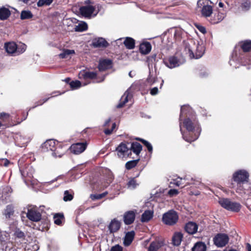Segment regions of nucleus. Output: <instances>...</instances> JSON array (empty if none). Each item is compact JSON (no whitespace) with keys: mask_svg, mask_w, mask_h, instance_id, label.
I'll list each match as a JSON object with an SVG mask.
<instances>
[{"mask_svg":"<svg viewBox=\"0 0 251 251\" xmlns=\"http://www.w3.org/2000/svg\"><path fill=\"white\" fill-rule=\"evenodd\" d=\"M184 127L186 129L188 133H185L182 131L181 123L179 124L180 131L183 139L189 143L196 140L200 135L201 128L198 120H192L189 118H186L183 122Z\"/></svg>","mask_w":251,"mask_h":251,"instance_id":"f257e3e1","label":"nucleus"},{"mask_svg":"<svg viewBox=\"0 0 251 251\" xmlns=\"http://www.w3.org/2000/svg\"><path fill=\"white\" fill-rule=\"evenodd\" d=\"M4 48L7 53L12 56H16L24 52L26 46L22 43L17 44L14 42H9L4 44Z\"/></svg>","mask_w":251,"mask_h":251,"instance_id":"f03ea898","label":"nucleus"},{"mask_svg":"<svg viewBox=\"0 0 251 251\" xmlns=\"http://www.w3.org/2000/svg\"><path fill=\"white\" fill-rule=\"evenodd\" d=\"M178 220V214L173 209L170 210L163 214L162 222L166 225L174 226L177 223Z\"/></svg>","mask_w":251,"mask_h":251,"instance_id":"7ed1b4c3","label":"nucleus"},{"mask_svg":"<svg viewBox=\"0 0 251 251\" xmlns=\"http://www.w3.org/2000/svg\"><path fill=\"white\" fill-rule=\"evenodd\" d=\"M208 0H199L198 7L200 8L201 15L205 18L210 17L213 13L212 6L209 4Z\"/></svg>","mask_w":251,"mask_h":251,"instance_id":"20e7f679","label":"nucleus"},{"mask_svg":"<svg viewBox=\"0 0 251 251\" xmlns=\"http://www.w3.org/2000/svg\"><path fill=\"white\" fill-rule=\"evenodd\" d=\"M214 245L218 248L225 247L229 241L228 236L226 233H219L213 237Z\"/></svg>","mask_w":251,"mask_h":251,"instance_id":"39448f33","label":"nucleus"},{"mask_svg":"<svg viewBox=\"0 0 251 251\" xmlns=\"http://www.w3.org/2000/svg\"><path fill=\"white\" fill-rule=\"evenodd\" d=\"M249 180V174L245 170L236 171V182L238 184L247 183Z\"/></svg>","mask_w":251,"mask_h":251,"instance_id":"423d86ee","label":"nucleus"},{"mask_svg":"<svg viewBox=\"0 0 251 251\" xmlns=\"http://www.w3.org/2000/svg\"><path fill=\"white\" fill-rule=\"evenodd\" d=\"M86 142H79L71 145L70 150L72 153L75 154H78L83 152L87 148Z\"/></svg>","mask_w":251,"mask_h":251,"instance_id":"0eeeda50","label":"nucleus"},{"mask_svg":"<svg viewBox=\"0 0 251 251\" xmlns=\"http://www.w3.org/2000/svg\"><path fill=\"white\" fill-rule=\"evenodd\" d=\"M56 141L53 139L47 140L42 144L41 148L43 152L50 151V153L53 151L55 150Z\"/></svg>","mask_w":251,"mask_h":251,"instance_id":"6e6552de","label":"nucleus"},{"mask_svg":"<svg viewBox=\"0 0 251 251\" xmlns=\"http://www.w3.org/2000/svg\"><path fill=\"white\" fill-rule=\"evenodd\" d=\"M41 213L35 209L32 208L28 209L26 217L29 220L33 222H37L41 219Z\"/></svg>","mask_w":251,"mask_h":251,"instance_id":"1a4fd4ad","label":"nucleus"},{"mask_svg":"<svg viewBox=\"0 0 251 251\" xmlns=\"http://www.w3.org/2000/svg\"><path fill=\"white\" fill-rule=\"evenodd\" d=\"M95 7L91 5L83 6L80 7L79 12L83 17L90 18L94 13Z\"/></svg>","mask_w":251,"mask_h":251,"instance_id":"9d476101","label":"nucleus"},{"mask_svg":"<svg viewBox=\"0 0 251 251\" xmlns=\"http://www.w3.org/2000/svg\"><path fill=\"white\" fill-rule=\"evenodd\" d=\"M135 211L129 210L124 213L123 219L125 225H129L133 223L135 219Z\"/></svg>","mask_w":251,"mask_h":251,"instance_id":"9b49d317","label":"nucleus"},{"mask_svg":"<svg viewBox=\"0 0 251 251\" xmlns=\"http://www.w3.org/2000/svg\"><path fill=\"white\" fill-rule=\"evenodd\" d=\"M223 208L232 211H235V202H231L228 199H222L219 201Z\"/></svg>","mask_w":251,"mask_h":251,"instance_id":"f8f14e48","label":"nucleus"},{"mask_svg":"<svg viewBox=\"0 0 251 251\" xmlns=\"http://www.w3.org/2000/svg\"><path fill=\"white\" fill-rule=\"evenodd\" d=\"M184 228L187 233L193 235L197 232L198 226L194 222H189L185 225Z\"/></svg>","mask_w":251,"mask_h":251,"instance_id":"ddd939ff","label":"nucleus"},{"mask_svg":"<svg viewBox=\"0 0 251 251\" xmlns=\"http://www.w3.org/2000/svg\"><path fill=\"white\" fill-rule=\"evenodd\" d=\"M204 50V46L202 45H199L197 47L195 55L191 50H189V56L191 58L199 59L202 56Z\"/></svg>","mask_w":251,"mask_h":251,"instance_id":"4468645a","label":"nucleus"},{"mask_svg":"<svg viewBox=\"0 0 251 251\" xmlns=\"http://www.w3.org/2000/svg\"><path fill=\"white\" fill-rule=\"evenodd\" d=\"M121 227V222L116 218L112 220L108 226L109 232L113 233L117 232Z\"/></svg>","mask_w":251,"mask_h":251,"instance_id":"2eb2a0df","label":"nucleus"},{"mask_svg":"<svg viewBox=\"0 0 251 251\" xmlns=\"http://www.w3.org/2000/svg\"><path fill=\"white\" fill-rule=\"evenodd\" d=\"M164 245V242L162 240L157 239L152 241L149 245L148 251H157Z\"/></svg>","mask_w":251,"mask_h":251,"instance_id":"dca6fc26","label":"nucleus"},{"mask_svg":"<svg viewBox=\"0 0 251 251\" xmlns=\"http://www.w3.org/2000/svg\"><path fill=\"white\" fill-rule=\"evenodd\" d=\"M183 234L179 231L175 232L172 238V243L174 246H179L182 240Z\"/></svg>","mask_w":251,"mask_h":251,"instance_id":"f3484780","label":"nucleus"},{"mask_svg":"<svg viewBox=\"0 0 251 251\" xmlns=\"http://www.w3.org/2000/svg\"><path fill=\"white\" fill-rule=\"evenodd\" d=\"M135 234V232L133 230L128 231L126 233L123 238V244L125 246H129L132 243L134 238Z\"/></svg>","mask_w":251,"mask_h":251,"instance_id":"a211bd4d","label":"nucleus"},{"mask_svg":"<svg viewBox=\"0 0 251 251\" xmlns=\"http://www.w3.org/2000/svg\"><path fill=\"white\" fill-rule=\"evenodd\" d=\"M97 73L95 72H90L87 71H81L78 74V77L80 79H86L87 78L94 79L97 76Z\"/></svg>","mask_w":251,"mask_h":251,"instance_id":"6ab92c4d","label":"nucleus"},{"mask_svg":"<svg viewBox=\"0 0 251 251\" xmlns=\"http://www.w3.org/2000/svg\"><path fill=\"white\" fill-rule=\"evenodd\" d=\"M92 45L95 48L106 47L108 43L104 38L100 37L93 39Z\"/></svg>","mask_w":251,"mask_h":251,"instance_id":"aec40b11","label":"nucleus"},{"mask_svg":"<svg viewBox=\"0 0 251 251\" xmlns=\"http://www.w3.org/2000/svg\"><path fill=\"white\" fill-rule=\"evenodd\" d=\"M128 150L129 149L124 142H121L115 150L117 151L118 155L119 157L124 156L126 153H127Z\"/></svg>","mask_w":251,"mask_h":251,"instance_id":"412c9836","label":"nucleus"},{"mask_svg":"<svg viewBox=\"0 0 251 251\" xmlns=\"http://www.w3.org/2000/svg\"><path fill=\"white\" fill-rule=\"evenodd\" d=\"M151 50V45L150 43L146 42L142 43L140 45L139 50L143 54H148Z\"/></svg>","mask_w":251,"mask_h":251,"instance_id":"4be33fe9","label":"nucleus"},{"mask_svg":"<svg viewBox=\"0 0 251 251\" xmlns=\"http://www.w3.org/2000/svg\"><path fill=\"white\" fill-rule=\"evenodd\" d=\"M153 216V211L147 210L142 214L141 221L143 223L149 222Z\"/></svg>","mask_w":251,"mask_h":251,"instance_id":"5701e85b","label":"nucleus"},{"mask_svg":"<svg viewBox=\"0 0 251 251\" xmlns=\"http://www.w3.org/2000/svg\"><path fill=\"white\" fill-rule=\"evenodd\" d=\"M142 146L138 142H133L131 143L130 150L134 153L139 155L142 150Z\"/></svg>","mask_w":251,"mask_h":251,"instance_id":"b1692460","label":"nucleus"},{"mask_svg":"<svg viewBox=\"0 0 251 251\" xmlns=\"http://www.w3.org/2000/svg\"><path fill=\"white\" fill-rule=\"evenodd\" d=\"M14 236L15 239H19V241L22 242L23 243H26V240L25 239V235L24 232L22 231L20 229H16L14 232Z\"/></svg>","mask_w":251,"mask_h":251,"instance_id":"393cba45","label":"nucleus"},{"mask_svg":"<svg viewBox=\"0 0 251 251\" xmlns=\"http://www.w3.org/2000/svg\"><path fill=\"white\" fill-rule=\"evenodd\" d=\"M206 246L202 242H197L192 248V251H206Z\"/></svg>","mask_w":251,"mask_h":251,"instance_id":"a878e982","label":"nucleus"},{"mask_svg":"<svg viewBox=\"0 0 251 251\" xmlns=\"http://www.w3.org/2000/svg\"><path fill=\"white\" fill-rule=\"evenodd\" d=\"M56 142L57 144L55 146V150L53 151L50 154L54 158L61 157L63 155V152L61 151L62 147L61 145L58 144V141Z\"/></svg>","mask_w":251,"mask_h":251,"instance_id":"bb28decb","label":"nucleus"},{"mask_svg":"<svg viewBox=\"0 0 251 251\" xmlns=\"http://www.w3.org/2000/svg\"><path fill=\"white\" fill-rule=\"evenodd\" d=\"M124 44L126 47L129 49H133L135 47V40L131 37H126Z\"/></svg>","mask_w":251,"mask_h":251,"instance_id":"cd10ccee","label":"nucleus"},{"mask_svg":"<svg viewBox=\"0 0 251 251\" xmlns=\"http://www.w3.org/2000/svg\"><path fill=\"white\" fill-rule=\"evenodd\" d=\"M10 15V11L8 8L1 7L0 8V19L4 20L7 19Z\"/></svg>","mask_w":251,"mask_h":251,"instance_id":"c85d7f7f","label":"nucleus"},{"mask_svg":"<svg viewBox=\"0 0 251 251\" xmlns=\"http://www.w3.org/2000/svg\"><path fill=\"white\" fill-rule=\"evenodd\" d=\"M225 18L224 14L222 13H218L217 15H214V16L211 19L210 22L212 24H216L221 22Z\"/></svg>","mask_w":251,"mask_h":251,"instance_id":"c756f323","label":"nucleus"},{"mask_svg":"<svg viewBox=\"0 0 251 251\" xmlns=\"http://www.w3.org/2000/svg\"><path fill=\"white\" fill-rule=\"evenodd\" d=\"M55 224L60 226L62 224V221L64 219V214L62 213H55L53 216Z\"/></svg>","mask_w":251,"mask_h":251,"instance_id":"7c9ffc66","label":"nucleus"},{"mask_svg":"<svg viewBox=\"0 0 251 251\" xmlns=\"http://www.w3.org/2000/svg\"><path fill=\"white\" fill-rule=\"evenodd\" d=\"M161 57V53H153L148 57L147 61L151 63L153 62H158Z\"/></svg>","mask_w":251,"mask_h":251,"instance_id":"2f4dec72","label":"nucleus"},{"mask_svg":"<svg viewBox=\"0 0 251 251\" xmlns=\"http://www.w3.org/2000/svg\"><path fill=\"white\" fill-rule=\"evenodd\" d=\"M191 108L189 105H184L181 107L180 113L179 115V121L182 120L183 115H186L187 113L190 112Z\"/></svg>","mask_w":251,"mask_h":251,"instance_id":"473e14b6","label":"nucleus"},{"mask_svg":"<svg viewBox=\"0 0 251 251\" xmlns=\"http://www.w3.org/2000/svg\"><path fill=\"white\" fill-rule=\"evenodd\" d=\"M140 160V159H137L135 160H132L127 161L125 164V167L126 170H129L135 167L138 164Z\"/></svg>","mask_w":251,"mask_h":251,"instance_id":"72a5a7b5","label":"nucleus"},{"mask_svg":"<svg viewBox=\"0 0 251 251\" xmlns=\"http://www.w3.org/2000/svg\"><path fill=\"white\" fill-rule=\"evenodd\" d=\"M128 95L127 94V91L125 93L124 95L122 97L120 101L119 104L116 106L117 108H120L123 107L124 105L128 101Z\"/></svg>","mask_w":251,"mask_h":251,"instance_id":"f704fd0d","label":"nucleus"},{"mask_svg":"<svg viewBox=\"0 0 251 251\" xmlns=\"http://www.w3.org/2000/svg\"><path fill=\"white\" fill-rule=\"evenodd\" d=\"M20 171L23 176L26 175L29 177H32L33 169L31 166H28L24 170H20Z\"/></svg>","mask_w":251,"mask_h":251,"instance_id":"c9c22d12","label":"nucleus"},{"mask_svg":"<svg viewBox=\"0 0 251 251\" xmlns=\"http://www.w3.org/2000/svg\"><path fill=\"white\" fill-rule=\"evenodd\" d=\"M241 48L245 52L251 51V41L246 40L242 43Z\"/></svg>","mask_w":251,"mask_h":251,"instance_id":"e433bc0d","label":"nucleus"},{"mask_svg":"<svg viewBox=\"0 0 251 251\" xmlns=\"http://www.w3.org/2000/svg\"><path fill=\"white\" fill-rule=\"evenodd\" d=\"M88 28L87 24L85 22H81L75 27V31L81 32L86 30Z\"/></svg>","mask_w":251,"mask_h":251,"instance_id":"4c0bfd02","label":"nucleus"},{"mask_svg":"<svg viewBox=\"0 0 251 251\" xmlns=\"http://www.w3.org/2000/svg\"><path fill=\"white\" fill-rule=\"evenodd\" d=\"M148 66L149 70V75H156L157 74L156 64H148Z\"/></svg>","mask_w":251,"mask_h":251,"instance_id":"58836bf2","label":"nucleus"},{"mask_svg":"<svg viewBox=\"0 0 251 251\" xmlns=\"http://www.w3.org/2000/svg\"><path fill=\"white\" fill-rule=\"evenodd\" d=\"M75 54V50H65L62 53L59 54V56L61 58H68L70 55Z\"/></svg>","mask_w":251,"mask_h":251,"instance_id":"ea45409f","label":"nucleus"},{"mask_svg":"<svg viewBox=\"0 0 251 251\" xmlns=\"http://www.w3.org/2000/svg\"><path fill=\"white\" fill-rule=\"evenodd\" d=\"M98 69L100 72H103L113 67V64H98Z\"/></svg>","mask_w":251,"mask_h":251,"instance_id":"a19ab883","label":"nucleus"},{"mask_svg":"<svg viewBox=\"0 0 251 251\" xmlns=\"http://www.w3.org/2000/svg\"><path fill=\"white\" fill-rule=\"evenodd\" d=\"M69 85L72 90H75L81 86V83L79 80H72L69 83Z\"/></svg>","mask_w":251,"mask_h":251,"instance_id":"79ce46f5","label":"nucleus"},{"mask_svg":"<svg viewBox=\"0 0 251 251\" xmlns=\"http://www.w3.org/2000/svg\"><path fill=\"white\" fill-rule=\"evenodd\" d=\"M107 194V192H104L101 194H91L90 198L93 201L100 200L104 197Z\"/></svg>","mask_w":251,"mask_h":251,"instance_id":"37998d69","label":"nucleus"},{"mask_svg":"<svg viewBox=\"0 0 251 251\" xmlns=\"http://www.w3.org/2000/svg\"><path fill=\"white\" fill-rule=\"evenodd\" d=\"M33 15L30 11H23L21 12V19H28L31 18Z\"/></svg>","mask_w":251,"mask_h":251,"instance_id":"c03bdc74","label":"nucleus"},{"mask_svg":"<svg viewBox=\"0 0 251 251\" xmlns=\"http://www.w3.org/2000/svg\"><path fill=\"white\" fill-rule=\"evenodd\" d=\"M14 211L13 207L10 205H8L5 210L4 214L6 218H10V216L13 214Z\"/></svg>","mask_w":251,"mask_h":251,"instance_id":"a18cd8bd","label":"nucleus"},{"mask_svg":"<svg viewBox=\"0 0 251 251\" xmlns=\"http://www.w3.org/2000/svg\"><path fill=\"white\" fill-rule=\"evenodd\" d=\"M73 199V195L69 191L66 190L64 193L63 200L65 201H71Z\"/></svg>","mask_w":251,"mask_h":251,"instance_id":"49530a36","label":"nucleus"},{"mask_svg":"<svg viewBox=\"0 0 251 251\" xmlns=\"http://www.w3.org/2000/svg\"><path fill=\"white\" fill-rule=\"evenodd\" d=\"M8 240V237L6 236L5 234H4V236L2 234L0 235V242L3 250H4V247L8 243V242H7Z\"/></svg>","mask_w":251,"mask_h":251,"instance_id":"de8ad7c7","label":"nucleus"},{"mask_svg":"<svg viewBox=\"0 0 251 251\" xmlns=\"http://www.w3.org/2000/svg\"><path fill=\"white\" fill-rule=\"evenodd\" d=\"M157 81V78L155 77V75H153V76L149 75L146 80L147 83L150 86L152 85Z\"/></svg>","mask_w":251,"mask_h":251,"instance_id":"09e8293b","label":"nucleus"},{"mask_svg":"<svg viewBox=\"0 0 251 251\" xmlns=\"http://www.w3.org/2000/svg\"><path fill=\"white\" fill-rule=\"evenodd\" d=\"M141 143L147 148L148 151L152 153L153 148L151 144L146 140H141Z\"/></svg>","mask_w":251,"mask_h":251,"instance_id":"8fccbe9b","label":"nucleus"},{"mask_svg":"<svg viewBox=\"0 0 251 251\" xmlns=\"http://www.w3.org/2000/svg\"><path fill=\"white\" fill-rule=\"evenodd\" d=\"M48 248L49 251H57L59 249V246L56 243L51 242L48 245Z\"/></svg>","mask_w":251,"mask_h":251,"instance_id":"3c124183","label":"nucleus"},{"mask_svg":"<svg viewBox=\"0 0 251 251\" xmlns=\"http://www.w3.org/2000/svg\"><path fill=\"white\" fill-rule=\"evenodd\" d=\"M53 0H39L37 2L38 6H42L43 5H49L52 2Z\"/></svg>","mask_w":251,"mask_h":251,"instance_id":"603ef678","label":"nucleus"},{"mask_svg":"<svg viewBox=\"0 0 251 251\" xmlns=\"http://www.w3.org/2000/svg\"><path fill=\"white\" fill-rule=\"evenodd\" d=\"M251 5V2L249 0H246L242 4L241 7L243 11H246L250 8Z\"/></svg>","mask_w":251,"mask_h":251,"instance_id":"864d4df0","label":"nucleus"},{"mask_svg":"<svg viewBox=\"0 0 251 251\" xmlns=\"http://www.w3.org/2000/svg\"><path fill=\"white\" fill-rule=\"evenodd\" d=\"M4 250L5 251H18L14 247H13L12 244L10 242H8L5 247H4Z\"/></svg>","mask_w":251,"mask_h":251,"instance_id":"5fc2aeb1","label":"nucleus"},{"mask_svg":"<svg viewBox=\"0 0 251 251\" xmlns=\"http://www.w3.org/2000/svg\"><path fill=\"white\" fill-rule=\"evenodd\" d=\"M137 184L136 183V180L135 179V178H133L131 179H130L127 183V186L128 187H131L133 188H135Z\"/></svg>","mask_w":251,"mask_h":251,"instance_id":"6e6d98bb","label":"nucleus"},{"mask_svg":"<svg viewBox=\"0 0 251 251\" xmlns=\"http://www.w3.org/2000/svg\"><path fill=\"white\" fill-rule=\"evenodd\" d=\"M10 163V161L6 158H0V165L1 166L7 167L8 166V165Z\"/></svg>","mask_w":251,"mask_h":251,"instance_id":"4d7b16f0","label":"nucleus"},{"mask_svg":"<svg viewBox=\"0 0 251 251\" xmlns=\"http://www.w3.org/2000/svg\"><path fill=\"white\" fill-rule=\"evenodd\" d=\"M169 63H178L180 62L176 55L170 56L169 57Z\"/></svg>","mask_w":251,"mask_h":251,"instance_id":"13d9d810","label":"nucleus"},{"mask_svg":"<svg viewBox=\"0 0 251 251\" xmlns=\"http://www.w3.org/2000/svg\"><path fill=\"white\" fill-rule=\"evenodd\" d=\"M110 251H123V247L119 244L113 246L110 250Z\"/></svg>","mask_w":251,"mask_h":251,"instance_id":"bf43d9fd","label":"nucleus"},{"mask_svg":"<svg viewBox=\"0 0 251 251\" xmlns=\"http://www.w3.org/2000/svg\"><path fill=\"white\" fill-rule=\"evenodd\" d=\"M196 26L197 29L202 33L205 34L206 32V28L204 26L199 25H196Z\"/></svg>","mask_w":251,"mask_h":251,"instance_id":"052dcab7","label":"nucleus"},{"mask_svg":"<svg viewBox=\"0 0 251 251\" xmlns=\"http://www.w3.org/2000/svg\"><path fill=\"white\" fill-rule=\"evenodd\" d=\"M168 193L170 196H173L177 195L178 193V191L176 189H171L168 191Z\"/></svg>","mask_w":251,"mask_h":251,"instance_id":"680f3d73","label":"nucleus"},{"mask_svg":"<svg viewBox=\"0 0 251 251\" xmlns=\"http://www.w3.org/2000/svg\"><path fill=\"white\" fill-rule=\"evenodd\" d=\"M158 93V89L157 87H154L150 90V94L152 96H155Z\"/></svg>","mask_w":251,"mask_h":251,"instance_id":"e2e57ef3","label":"nucleus"},{"mask_svg":"<svg viewBox=\"0 0 251 251\" xmlns=\"http://www.w3.org/2000/svg\"><path fill=\"white\" fill-rule=\"evenodd\" d=\"M165 66L170 68L173 69L175 68H176L179 66L180 64H164Z\"/></svg>","mask_w":251,"mask_h":251,"instance_id":"0e129e2a","label":"nucleus"},{"mask_svg":"<svg viewBox=\"0 0 251 251\" xmlns=\"http://www.w3.org/2000/svg\"><path fill=\"white\" fill-rule=\"evenodd\" d=\"M9 117V114L5 112H1L0 114V119L4 120L7 119Z\"/></svg>","mask_w":251,"mask_h":251,"instance_id":"69168bd1","label":"nucleus"},{"mask_svg":"<svg viewBox=\"0 0 251 251\" xmlns=\"http://www.w3.org/2000/svg\"><path fill=\"white\" fill-rule=\"evenodd\" d=\"M50 99V98H45V99H43L42 100H42V102L41 103H38L36 105H35L34 106H33L32 107H31V108L32 109H33L35 107H36L37 106H39V105H42L44 103L46 102V101H48V100Z\"/></svg>","mask_w":251,"mask_h":251,"instance_id":"338daca9","label":"nucleus"},{"mask_svg":"<svg viewBox=\"0 0 251 251\" xmlns=\"http://www.w3.org/2000/svg\"><path fill=\"white\" fill-rule=\"evenodd\" d=\"M200 76L201 77H205L208 75V73L205 71H201L200 73Z\"/></svg>","mask_w":251,"mask_h":251,"instance_id":"774afa93","label":"nucleus"}]
</instances>
